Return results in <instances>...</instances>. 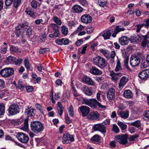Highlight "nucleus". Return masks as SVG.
Wrapping results in <instances>:
<instances>
[{
  "label": "nucleus",
  "mask_w": 149,
  "mask_h": 149,
  "mask_svg": "<svg viewBox=\"0 0 149 149\" xmlns=\"http://www.w3.org/2000/svg\"><path fill=\"white\" fill-rule=\"evenodd\" d=\"M83 101L85 104L91 107L96 108L98 106L99 108L101 109L106 108V106L101 104L95 98H92L90 99H84Z\"/></svg>",
  "instance_id": "1"
},
{
  "label": "nucleus",
  "mask_w": 149,
  "mask_h": 149,
  "mask_svg": "<svg viewBox=\"0 0 149 149\" xmlns=\"http://www.w3.org/2000/svg\"><path fill=\"white\" fill-rule=\"evenodd\" d=\"M94 64L101 69L104 68L107 65V61L103 58L100 56H97L94 58Z\"/></svg>",
  "instance_id": "2"
},
{
  "label": "nucleus",
  "mask_w": 149,
  "mask_h": 149,
  "mask_svg": "<svg viewBox=\"0 0 149 149\" xmlns=\"http://www.w3.org/2000/svg\"><path fill=\"white\" fill-rule=\"evenodd\" d=\"M43 127V125L39 121H35L31 123V130L36 134H37L42 131Z\"/></svg>",
  "instance_id": "3"
},
{
  "label": "nucleus",
  "mask_w": 149,
  "mask_h": 149,
  "mask_svg": "<svg viewBox=\"0 0 149 149\" xmlns=\"http://www.w3.org/2000/svg\"><path fill=\"white\" fill-rule=\"evenodd\" d=\"M16 137L20 142L23 143H27L29 140L28 136L26 134L22 132L18 133Z\"/></svg>",
  "instance_id": "4"
},
{
  "label": "nucleus",
  "mask_w": 149,
  "mask_h": 149,
  "mask_svg": "<svg viewBox=\"0 0 149 149\" xmlns=\"http://www.w3.org/2000/svg\"><path fill=\"white\" fill-rule=\"evenodd\" d=\"M62 140L63 143H70L74 141V139L72 135L67 133L63 134Z\"/></svg>",
  "instance_id": "5"
},
{
  "label": "nucleus",
  "mask_w": 149,
  "mask_h": 149,
  "mask_svg": "<svg viewBox=\"0 0 149 149\" xmlns=\"http://www.w3.org/2000/svg\"><path fill=\"white\" fill-rule=\"evenodd\" d=\"M14 73V70L12 68H7L1 70L0 72L3 77H8L12 75Z\"/></svg>",
  "instance_id": "6"
},
{
  "label": "nucleus",
  "mask_w": 149,
  "mask_h": 149,
  "mask_svg": "<svg viewBox=\"0 0 149 149\" xmlns=\"http://www.w3.org/2000/svg\"><path fill=\"white\" fill-rule=\"evenodd\" d=\"M127 135L125 134L123 135H118L115 137L116 141L120 143L125 145L127 142Z\"/></svg>",
  "instance_id": "7"
},
{
  "label": "nucleus",
  "mask_w": 149,
  "mask_h": 149,
  "mask_svg": "<svg viewBox=\"0 0 149 149\" xmlns=\"http://www.w3.org/2000/svg\"><path fill=\"white\" fill-rule=\"evenodd\" d=\"M19 106L15 104L11 105L8 109V113L12 115H14L19 112Z\"/></svg>",
  "instance_id": "8"
},
{
  "label": "nucleus",
  "mask_w": 149,
  "mask_h": 149,
  "mask_svg": "<svg viewBox=\"0 0 149 149\" xmlns=\"http://www.w3.org/2000/svg\"><path fill=\"white\" fill-rule=\"evenodd\" d=\"M107 99L110 102L114 100L115 97V89L113 88H110L107 93Z\"/></svg>",
  "instance_id": "9"
},
{
  "label": "nucleus",
  "mask_w": 149,
  "mask_h": 149,
  "mask_svg": "<svg viewBox=\"0 0 149 149\" xmlns=\"http://www.w3.org/2000/svg\"><path fill=\"white\" fill-rule=\"evenodd\" d=\"M140 62V59L137 56H131L130 60V63L132 67H134L138 66Z\"/></svg>",
  "instance_id": "10"
},
{
  "label": "nucleus",
  "mask_w": 149,
  "mask_h": 149,
  "mask_svg": "<svg viewBox=\"0 0 149 149\" xmlns=\"http://www.w3.org/2000/svg\"><path fill=\"white\" fill-rule=\"evenodd\" d=\"M93 128L95 131H98L104 134L106 132V127L103 124L99 123L93 126Z\"/></svg>",
  "instance_id": "11"
},
{
  "label": "nucleus",
  "mask_w": 149,
  "mask_h": 149,
  "mask_svg": "<svg viewBox=\"0 0 149 149\" xmlns=\"http://www.w3.org/2000/svg\"><path fill=\"white\" fill-rule=\"evenodd\" d=\"M81 20L82 23L88 24L91 22L92 18L89 15L85 14L81 16Z\"/></svg>",
  "instance_id": "12"
},
{
  "label": "nucleus",
  "mask_w": 149,
  "mask_h": 149,
  "mask_svg": "<svg viewBox=\"0 0 149 149\" xmlns=\"http://www.w3.org/2000/svg\"><path fill=\"white\" fill-rule=\"evenodd\" d=\"M79 109L83 117L86 116L90 111V108L86 106H82L79 107Z\"/></svg>",
  "instance_id": "13"
},
{
  "label": "nucleus",
  "mask_w": 149,
  "mask_h": 149,
  "mask_svg": "<svg viewBox=\"0 0 149 149\" xmlns=\"http://www.w3.org/2000/svg\"><path fill=\"white\" fill-rule=\"evenodd\" d=\"M81 90L86 95L91 96L92 95L93 93V91L91 87H89L86 86H83L81 87Z\"/></svg>",
  "instance_id": "14"
},
{
  "label": "nucleus",
  "mask_w": 149,
  "mask_h": 149,
  "mask_svg": "<svg viewBox=\"0 0 149 149\" xmlns=\"http://www.w3.org/2000/svg\"><path fill=\"white\" fill-rule=\"evenodd\" d=\"M139 77L141 79H146L149 77V69L143 70L139 74Z\"/></svg>",
  "instance_id": "15"
},
{
  "label": "nucleus",
  "mask_w": 149,
  "mask_h": 149,
  "mask_svg": "<svg viewBox=\"0 0 149 149\" xmlns=\"http://www.w3.org/2000/svg\"><path fill=\"white\" fill-rule=\"evenodd\" d=\"M130 39V41L132 43L136 42H139L141 41L142 38L139 34H135L131 36Z\"/></svg>",
  "instance_id": "16"
},
{
  "label": "nucleus",
  "mask_w": 149,
  "mask_h": 149,
  "mask_svg": "<svg viewBox=\"0 0 149 149\" xmlns=\"http://www.w3.org/2000/svg\"><path fill=\"white\" fill-rule=\"evenodd\" d=\"M128 81V78L127 77H122L120 79L119 84V88L120 89H122L125 86Z\"/></svg>",
  "instance_id": "17"
},
{
  "label": "nucleus",
  "mask_w": 149,
  "mask_h": 149,
  "mask_svg": "<svg viewBox=\"0 0 149 149\" xmlns=\"http://www.w3.org/2000/svg\"><path fill=\"white\" fill-rule=\"evenodd\" d=\"M124 30L125 29L121 26H116L114 28L113 33L112 34V36L113 37H115L116 34L119 32L124 31Z\"/></svg>",
  "instance_id": "18"
},
{
  "label": "nucleus",
  "mask_w": 149,
  "mask_h": 149,
  "mask_svg": "<svg viewBox=\"0 0 149 149\" xmlns=\"http://www.w3.org/2000/svg\"><path fill=\"white\" fill-rule=\"evenodd\" d=\"M100 114L97 112H91L88 116V118L90 120H94L98 118Z\"/></svg>",
  "instance_id": "19"
},
{
  "label": "nucleus",
  "mask_w": 149,
  "mask_h": 149,
  "mask_svg": "<svg viewBox=\"0 0 149 149\" xmlns=\"http://www.w3.org/2000/svg\"><path fill=\"white\" fill-rule=\"evenodd\" d=\"M83 82L85 84L91 86L94 85L95 84L91 78L87 76H85L82 79Z\"/></svg>",
  "instance_id": "20"
},
{
  "label": "nucleus",
  "mask_w": 149,
  "mask_h": 149,
  "mask_svg": "<svg viewBox=\"0 0 149 149\" xmlns=\"http://www.w3.org/2000/svg\"><path fill=\"white\" fill-rule=\"evenodd\" d=\"M129 40L130 39L125 36L122 37L119 39V43L122 45H127Z\"/></svg>",
  "instance_id": "21"
},
{
  "label": "nucleus",
  "mask_w": 149,
  "mask_h": 149,
  "mask_svg": "<svg viewBox=\"0 0 149 149\" xmlns=\"http://www.w3.org/2000/svg\"><path fill=\"white\" fill-rule=\"evenodd\" d=\"M90 72L92 74L100 75L102 74V72L95 66H93L90 69Z\"/></svg>",
  "instance_id": "22"
},
{
  "label": "nucleus",
  "mask_w": 149,
  "mask_h": 149,
  "mask_svg": "<svg viewBox=\"0 0 149 149\" xmlns=\"http://www.w3.org/2000/svg\"><path fill=\"white\" fill-rule=\"evenodd\" d=\"M118 116L122 118L126 119L129 116V112L128 111H117Z\"/></svg>",
  "instance_id": "23"
},
{
  "label": "nucleus",
  "mask_w": 149,
  "mask_h": 149,
  "mask_svg": "<svg viewBox=\"0 0 149 149\" xmlns=\"http://www.w3.org/2000/svg\"><path fill=\"white\" fill-rule=\"evenodd\" d=\"M144 41L142 42V45L143 46L147 45L149 47V33L148 32L146 35L143 36Z\"/></svg>",
  "instance_id": "24"
},
{
  "label": "nucleus",
  "mask_w": 149,
  "mask_h": 149,
  "mask_svg": "<svg viewBox=\"0 0 149 149\" xmlns=\"http://www.w3.org/2000/svg\"><path fill=\"white\" fill-rule=\"evenodd\" d=\"M91 140L93 143L97 144L101 140V137L98 135H95L91 138Z\"/></svg>",
  "instance_id": "25"
},
{
  "label": "nucleus",
  "mask_w": 149,
  "mask_h": 149,
  "mask_svg": "<svg viewBox=\"0 0 149 149\" xmlns=\"http://www.w3.org/2000/svg\"><path fill=\"white\" fill-rule=\"evenodd\" d=\"M122 75L121 73L116 74L114 72L110 73V76L111 77L112 79L114 81H116L119 78V77Z\"/></svg>",
  "instance_id": "26"
},
{
  "label": "nucleus",
  "mask_w": 149,
  "mask_h": 149,
  "mask_svg": "<svg viewBox=\"0 0 149 149\" xmlns=\"http://www.w3.org/2000/svg\"><path fill=\"white\" fill-rule=\"evenodd\" d=\"M72 9L75 13H79L82 11L83 9L79 5H75L73 6L72 7Z\"/></svg>",
  "instance_id": "27"
},
{
  "label": "nucleus",
  "mask_w": 149,
  "mask_h": 149,
  "mask_svg": "<svg viewBox=\"0 0 149 149\" xmlns=\"http://www.w3.org/2000/svg\"><path fill=\"white\" fill-rule=\"evenodd\" d=\"M24 27V24H22L19 25L16 28L15 30V33L17 36L19 37L21 35L22 32L21 31V28Z\"/></svg>",
  "instance_id": "28"
},
{
  "label": "nucleus",
  "mask_w": 149,
  "mask_h": 149,
  "mask_svg": "<svg viewBox=\"0 0 149 149\" xmlns=\"http://www.w3.org/2000/svg\"><path fill=\"white\" fill-rule=\"evenodd\" d=\"M112 32L113 30H109L104 33L102 35V36L103 37L105 40L109 39Z\"/></svg>",
  "instance_id": "29"
},
{
  "label": "nucleus",
  "mask_w": 149,
  "mask_h": 149,
  "mask_svg": "<svg viewBox=\"0 0 149 149\" xmlns=\"http://www.w3.org/2000/svg\"><path fill=\"white\" fill-rule=\"evenodd\" d=\"M58 108H57L58 113L59 114L60 116H61L63 112L64 108L61 102H58Z\"/></svg>",
  "instance_id": "30"
},
{
  "label": "nucleus",
  "mask_w": 149,
  "mask_h": 149,
  "mask_svg": "<svg viewBox=\"0 0 149 149\" xmlns=\"http://www.w3.org/2000/svg\"><path fill=\"white\" fill-rule=\"evenodd\" d=\"M26 114L28 116H32L35 115L34 110L31 108H29L26 110Z\"/></svg>",
  "instance_id": "31"
},
{
  "label": "nucleus",
  "mask_w": 149,
  "mask_h": 149,
  "mask_svg": "<svg viewBox=\"0 0 149 149\" xmlns=\"http://www.w3.org/2000/svg\"><path fill=\"white\" fill-rule=\"evenodd\" d=\"M95 2L97 4L101 7H104L106 6L107 5V2L105 1L96 0Z\"/></svg>",
  "instance_id": "32"
},
{
  "label": "nucleus",
  "mask_w": 149,
  "mask_h": 149,
  "mask_svg": "<svg viewBox=\"0 0 149 149\" xmlns=\"http://www.w3.org/2000/svg\"><path fill=\"white\" fill-rule=\"evenodd\" d=\"M67 24L69 29H70L75 27L76 25V22L73 20L68 21Z\"/></svg>",
  "instance_id": "33"
},
{
  "label": "nucleus",
  "mask_w": 149,
  "mask_h": 149,
  "mask_svg": "<svg viewBox=\"0 0 149 149\" xmlns=\"http://www.w3.org/2000/svg\"><path fill=\"white\" fill-rule=\"evenodd\" d=\"M61 31L63 34L64 35H66L68 32V28L65 25H62L61 27Z\"/></svg>",
  "instance_id": "34"
},
{
  "label": "nucleus",
  "mask_w": 149,
  "mask_h": 149,
  "mask_svg": "<svg viewBox=\"0 0 149 149\" xmlns=\"http://www.w3.org/2000/svg\"><path fill=\"white\" fill-rule=\"evenodd\" d=\"M123 95L125 97L128 98H131L132 95L131 91L129 90L125 91Z\"/></svg>",
  "instance_id": "35"
},
{
  "label": "nucleus",
  "mask_w": 149,
  "mask_h": 149,
  "mask_svg": "<svg viewBox=\"0 0 149 149\" xmlns=\"http://www.w3.org/2000/svg\"><path fill=\"white\" fill-rule=\"evenodd\" d=\"M100 51L102 54L106 58H109V53L108 50L102 49L100 50Z\"/></svg>",
  "instance_id": "36"
},
{
  "label": "nucleus",
  "mask_w": 149,
  "mask_h": 149,
  "mask_svg": "<svg viewBox=\"0 0 149 149\" xmlns=\"http://www.w3.org/2000/svg\"><path fill=\"white\" fill-rule=\"evenodd\" d=\"M24 27L26 29V35L28 36L31 35L32 33V29L29 26L24 25Z\"/></svg>",
  "instance_id": "37"
},
{
  "label": "nucleus",
  "mask_w": 149,
  "mask_h": 149,
  "mask_svg": "<svg viewBox=\"0 0 149 149\" xmlns=\"http://www.w3.org/2000/svg\"><path fill=\"white\" fill-rule=\"evenodd\" d=\"M25 86L23 84L21 81H19L18 82V86L17 88L19 89L21 91H23L25 88Z\"/></svg>",
  "instance_id": "38"
},
{
  "label": "nucleus",
  "mask_w": 149,
  "mask_h": 149,
  "mask_svg": "<svg viewBox=\"0 0 149 149\" xmlns=\"http://www.w3.org/2000/svg\"><path fill=\"white\" fill-rule=\"evenodd\" d=\"M144 26V24L142 23H140L136 24L135 26L136 32L137 33H139L141 28Z\"/></svg>",
  "instance_id": "39"
},
{
  "label": "nucleus",
  "mask_w": 149,
  "mask_h": 149,
  "mask_svg": "<svg viewBox=\"0 0 149 149\" xmlns=\"http://www.w3.org/2000/svg\"><path fill=\"white\" fill-rule=\"evenodd\" d=\"M122 55L123 58L125 59H129V53L127 50L124 49L122 50Z\"/></svg>",
  "instance_id": "40"
},
{
  "label": "nucleus",
  "mask_w": 149,
  "mask_h": 149,
  "mask_svg": "<svg viewBox=\"0 0 149 149\" xmlns=\"http://www.w3.org/2000/svg\"><path fill=\"white\" fill-rule=\"evenodd\" d=\"M131 125L132 126H134L137 128L140 127L141 124L139 120H136L134 122L131 123Z\"/></svg>",
  "instance_id": "41"
},
{
  "label": "nucleus",
  "mask_w": 149,
  "mask_h": 149,
  "mask_svg": "<svg viewBox=\"0 0 149 149\" xmlns=\"http://www.w3.org/2000/svg\"><path fill=\"white\" fill-rule=\"evenodd\" d=\"M15 60V58L14 56H10L7 58L6 62L12 64H14Z\"/></svg>",
  "instance_id": "42"
},
{
  "label": "nucleus",
  "mask_w": 149,
  "mask_h": 149,
  "mask_svg": "<svg viewBox=\"0 0 149 149\" xmlns=\"http://www.w3.org/2000/svg\"><path fill=\"white\" fill-rule=\"evenodd\" d=\"M24 65L27 69H29L30 68L31 65L28 59L26 58L24 61Z\"/></svg>",
  "instance_id": "43"
},
{
  "label": "nucleus",
  "mask_w": 149,
  "mask_h": 149,
  "mask_svg": "<svg viewBox=\"0 0 149 149\" xmlns=\"http://www.w3.org/2000/svg\"><path fill=\"white\" fill-rule=\"evenodd\" d=\"M54 9L57 11H62L64 10V8L62 5H56L54 6Z\"/></svg>",
  "instance_id": "44"
},
{
  "label": "nucleus",
  "mask_w": 149,
  "mask_h": 149,
  "mask_svg": "<svg viewBox=\"0 0 149 149\" xmlns=\"http://www.w3.org/2000/svg\"><path fill=\"white\" fill-rule=\"evenodd\" d=\"M118 125L120 127L122 130H125L127 128V125L123 122L120 121H118Z\"/></svg>",
  "instance_id": "45"
},
{
  "label": "nucleus",
  "mask_w": 149,
  "mask_h": 149,
  "mask_svg": "<svg viewBox=\"0 0 149 149\" xmlns=\"http://www.w3.org/2000/svg\"><path fill=\"white\" fill-rule=\"evenodd\" d=\"M122 70L121 66L120 61L118 60L117 61L116 66L115 68V71L118 72Z\"/></svg>",
  "instance_id": "46"
},
{
  "label": "nucleus",
  "mask_w": 149,
  "mask_h": 149,
  "mask_svg": "<svg viewBox=\"0 0 149 149\" xmlns=\"http://www.w3.org/2000/svg\"><path fill=\"white\" fill-rule=\"evenodd\" d=\"M10 50L11 52H18L19 51V49L17 46L12 45H11Z\"/></svg>",
  "instance_id": "47"
},
{
  "label": "nucleus",
  "mask_w": 149,
  "mask_h": 149,
  "mask_svg": "<svg viewBox=\"0 0 149 149\" xmlns=\"http://www.w3.org/2000/svg\"><path fill=\"white\" fill-rule=\"evenodd\" d=\"M53 19L54 22L58 25H60L62 22L60 19L56 16H54L53 17Z\"/></svg>",
  "instance_id": "48"
},
{
  "label": "nucleus",
  "mask_w": 149,
  "mask_h": 149,
  "mask_svg": "<svg viewBox=\"0 0 149 149\" xmlns=\"http://www.w3.org/2000/svg\"><path fill=\"white\" fill-rule=\"evenodd\" d=\"M85 28V27L81 25H80L79 26L77 27L76 30L74 33L75 34H76L79 32L81 31L82 30H83Z\"/></svg>",
  "instance_id": "49"
},
{
  "label": "nucleus",
  "mask_w": 149,
  "mask_h": 149,
  "mask_svg": "<svg viewBox=\"0 0 149 149\" xmlns=\"http://www.w3.org/2000/svg\"><path fill=\"white\" fill-rule=\"evenodd\" d=\"M35 106L36 107L39 111L40 113H43V110L42 109V106L40 104L38 103H36V104Z\"/></svg>",
  "instance_id": "50"
},
{
  "label": "nucleus",
  "mask_w": 149,
  "mask_h": 149,
  "mask_svg": "<svg viewBox=\"0 0 149 149\" xmlns=\"http://www.w3.org/2000/svg\"><path fill=\"white\" fill-rule=\"evenodd\" d=\"M68 112L69 115L71 117H73L74 115L73 107L72 106H70L68 109Z\"/></svg>",
  "instance_id": "51"
},
{
  "label": "nucleus",
  "mask_w": 149,
  "mask_h": 149,
  "mask_svg": "<svg viewBox=\"0 0 149 149\" xmlns=\"http://www.w3.org/2000/svg\"><path fill=\"white\" fill-rule=\"evenodd\" d=\"M94 30V28L92 26L88 27L86 28V33L88 34L92 33Z\"/></svg>",
  "instance_id": "52"
},
{
  "label": "nucleus",
  "mask_w": 149,
  "mask_h": 149,
  "mask_svg": "<svg viewBox=\"0 0 149 149\" xmlns=\"http://www.w3.org/2000/svg\"><path fill=\"white\" fill-rule=\"evenodd\" d=\"M128 61L129 59H124V64L123 65L127 69L130 70V68H129L128 65Z\"/></svg>",
  "instance_id": "53"
},
{
  "label": "nucleus",
  "mask_w": 149,
  "mask_h": 149,
  "mask_svg": "<svg viewBox=\"0 0 149 149\" xmlns=\"http://www.w3.org/2000/svg\"><path fill=\"white\" fill-rule=\"evenodd\" d=\"M23 61V59L21 58L16 59L15 58V60L14 62V64L16 65H20L21 62Z\"/></svg>",
  "instance_id": "54"
},
{
  "label": "nucleus",
  "mask_w": 149,
  "mask_h": 149,
  "mask_svg": "<svg viewBox=\"0 0 149 149\" xmlns=\"http://www.w3.org/2000/svg\"><path fill=\"white\" fill-rule=\"evenodd\" d=\"M28 119H26L24 123V126L22 127L23 130H27L28 128Z\"/></svg>",
  "instance_id": "55"
},
{
  "label": "nucleus",
  "mask_w": 149,
  "mask_h": 149,
  "mask_svg": "<svg viewBox=\"0 0 149 149\" xmlns=\"http://www.w3.org/2000/svg\"><path fill=\"white\" fill-rule=\"evenodd\" d=\"M147 61L143 60L141 63V67L143 68H146L148 66V64Z\"/></svg>",
  "instance_id": "56"
},
{
  "label": "nucleus",
  "mask_w": 149,
  "mask_h": 149,
  "mask_svg": "<svg viewBox=\"0 0 149 149\" xmlns=\"http://www.w3.org/2000/svg\"><path fill=\"white\" fill-rule=\"evenodd\" d=\"M5 112V107L3 105L0 104V115H3Z\"/></svg>",
  "instance_id": "57"
},
{
  "label": "nucleus",
  "mask_w": 149,
  "mask_h": 149,
  "mask_svg": "<svg viewBox=\"0 0 149 149\" xmlns=\"http://www.w3.org/2000/svg\"><path fill=\"white\" fill-rule=\"evenodd\" d=\"M40 37V39L39 40V42H42L46 39V35L45 34H43Z\"/></svg>",
  "instance_id": "58"
},
{
  "label": "nucleus",
  "mask_w": 149,
  "mask_h": 149,
  "mask_svg": "<svg viewBox=\"0 0 149 149\" xmlns=\"http://www.w3.org/2000/svg\"><path fill=\"white\" fill-rule=\"evenodd\" d=\"M112 130L115 132L118 133L119 132V130L118 127L116 125H113Z\"/></svg>",
  "instance_id": "59"
},
{
  "label": "nucleus",
  "mask_w": 149,
  "mask_h": 149,
  "mask_svg": "<svg viewBox=\"0 0 149 149\" xmlns=\"http://www.w3.org/2000/svg\"><path fill=\"white\" fill-rule=\"evenodd\" d=\"M51 26L52 28L54 31L59 30L58 26L56 24H51Z\"/></svg>",
  "instance_id": "60"
},
{
  "label": "nucleus",
  "mask_w": 149,
  "mask_h": 149,
  "mask_svg": "<svg viewBox=\"0 0 149 149\" xmlns=\"http://www.w3.org/2000/svg\"><path fill=\"white\" fill-rule=\"evenodd\" d=\"M25 12L28 15H30L31 17H33L34 16L33 12L28 9H26V10L25 11Z\"/></svg>",
  "instance_id": "61"
},
{
  "label": "nucleus",
  "mask_w": 149,
  "mask_h": 149,
  "mask_svg": "<svg viewBox=\"0 0 149 149\" xmlns=\"http://www.w3.org/2000/svg\"><path fill=\"white\" fill-rule=\"evenodd\" d=\"M79 2L82 6H86L88 5V3L86 0H79Z\"/></svg>",
  "instance_id": "62"
},
{
  "label": "nucleus",
  "mask_w": 149,
  "mask_h": 149,
  "mask_svg": "<svg viewBox=\"0 0 149 149\" xmlns=\"http://www.w3.org/2000/svg\"><path fill=\"white\" fill-rule=\"evenodd\" d=\"M31 5L33 8H36L37 7V2L36 1H32L31 3Z\"/></svg>",
  "instance_id": "63"
},
{
  "label": "nucleus",
  "mask_w": 149,
  "mask_h": 149,
  "mask_svg": "<svg viewBox=\"0 0 149 149\" xmlns=\"http://www.w3.org/2000/svg\"><path fill=\"white\" fill-rule=\"evenodd\" d=\"M138 137H139L138 135L137 134L134 135L130 136L129 138V140L130 141H133Z\"/></svg>",
  "instance_id": "64"
}]
</instances>
